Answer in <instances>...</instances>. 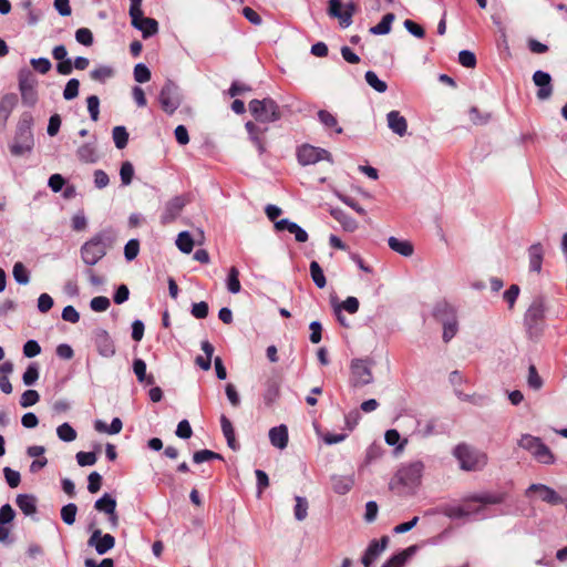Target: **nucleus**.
I'll use <instances>...</instances> for the list:
<instances>
[{
  "label": "nucleus",
  "mask_w": 567,
  "mask_h": 567,
  "mask_svg": "<svg viewBox=\"0 0 567 567\" xmlns=\"http://www.w3.org/2000/svg\"><path fill=\"white\" fill-rule=\"evenodd\" d=\"M122 427L123 423L118 417H114L110 425H107L102 420H96L94 422V429L100 433L117 434L122 431Z\"/></svg>",
  "instance_id": "35"
},
{
  "label": "nucleus",
  "mask_w": 567,
  "mask_h": 567,
  "mask_svg": "<svg viewBox=\"0 0 567 567\" xmlns=\"http://www.w3.org/2000/svg\"><path fill=\"white\" fill-rule=\"evenodd\" d=\"M453 455L464 471H480L487 464V455L484 452L464 443L454 449Z\"/></svg>",
  "instance_id": "3"
},
{
  "label": "nucleus",
  "mask_w": 567,
  "mask_h": 567,
  "mask_svg": "<svg viewBox=\"0 0 567 567\" xmlns=\"http://www.w3.org/2000/svg\"><path fill=\"white\" fill-rule=\"evenodd\" d=\"M533 82L538 87L536 96L540 101L548 100L554 92L551 76L549 73L538 70L533 74Z\"/></svg>",
  "instance_id": "17"
},
{
  "label": "nucleus",
  "mask_w": 567,
  "mask_h": 567,
  "mask_svg": "<svg viewBox=\"0 0 567 567\" xmlns=\"http://www.w3.org/2000/svg\"><path fill=\"white\" fill-rule=\"evenodd\" d=\"M78 158L86 164H93L99 161V152L94 142H89L81 145L76 151Z\"/></svg>",
  "instance_id": "24"
},
{
  "label": "nucleus",
  "mask_w": 567,
  "mask_h": 567,
  "mask_svg": "<svg viewBox=\"0 0 567 567\" xmlns=\"http://www.w3.org/2000/svg\"><path fill=\"white\" fill-rule=\"evenodd\" d=\"M87 545L93 547L99 555H104L115 546V538L111 534H102L101 529L95 528Z\"/></svg>",
  "instance_id": "14"
},
{
  "label": "nucleus",
  "mask_w": 567,
  "mask_h": 567,
  "mask_svg": "<svg viewBox=\"0 0 567 567\" xmlns=\"http://www.w3.org/2000/svg\"><path fill=\"white\" fill-rule=\"evenodd\" d=\"M30 64L40 74H47L52 68L50 60L47 58L31 59Z\"/></svg>",
  "instance_id": "60"
},
{
  "label": "nucleus",
  "mask_w": 567,
  "mask_h": 567,
  "mask_svg": "<svg viewBox=\"0 0 567 567\" xmlns=\"http://www.w3.org/2000/svg\"><path fill=\"white\" fill-rule=\"evenodd\" d=\"M239 271L236 267H231L227 277V289L231 293H238L241 289L239 281Z\"/></svg>",
  "instance_id": "50"
},
{
  "label": "nucleus",
  "mask_w": 567,
  "mask_h": 567,
  "mask_svg": "<svg viewBox=\"0 0 567 567\" xmlns=\"http://www.w3.org/2000/svg\"><path fill=\"white\" fill-rule=\"evenodd\" d=\"M544 305L542 300H534L525 313V324L530 334L538 333L544 320Z\"/></svg>",
  "instance_id": "10"
},
{
  "label": "nucleus",
  "mask_w": 567,
  "mask_h": 567,
  "mask_svg": "<svg viewBox=\"0 0 567 567\" xmlns=\"http://www.w3.org/2000/svg\"><path fill=\"white\" fill-rule=\"evenodd\" d=\"M245 127L249 134L250 141L256 145L259 153L262 154L265 152V144L261 138V135L266 132V128H260L251 121L247 122Z\"/></svg>",
  "instance_id": "28"
},
{
  "label": "nucleus",
  "mask_w": 567,
  "mask_h": 567,
  "mask_svg": "<svg viewBox=\"0 0 567 567\" xmlns=\"http://www.w3.org/2000/svg\"><path fill=\"white\" fill-rule=\"evenodd\" d=\"M133 371L141 383H146L148 385L154 384V377L146 374V363L142 359H135L133 361Z\"/></svg>",
  "instance_id": "37"
},
{
  "label": "nucleus",
  "mask_w": 567,
  "mask_h": 567,
  "mask_svg": "<svg viewBox=\"0 0 567 567\" xmlns=\"http://www.w3.org/2000/svg\"><path fill=\"white\" fill-rule=\"evenodd\" d=\"M532 493H538L539 498L550 505L565 503V499L555 489L544 484H532L526 489V496H530Z\"/></svg>",
  "instance_id": "18"
},
{
  "label": "nucleus",
  "mask_w": 567,
  "mask_h": 567,
  "mask_svg": "<svg viewBox=\"0 0 567 567\" xmlns=\"http://www.w3.org/2000/svg\"><path fill=\"white\" fill-rule=\"evenodd\" d=\"M451 310L452 317L443 322V340L444 342H449L457 332L458 324L456 317L454 315V310L446 306Z\"/></svg>",
  "instance_id": "40"
},
{
  "label": "nucleus",
  "mask_w": 567,
  "mask_h": 567,
  "mask_svg": "<svg viewBox=\"0 0 567 567\" xmlns=\"http://www.w3.org/2000/svg\"><path fill=\"white\" fill-rule=\"evenodd\" d=\"M76 513V505L69 503L61 508V518L66 525H73L75 522Z\"/></svg>",
  "instance_id": "53"
},
{
  "label": "nucleus",
  "mask_w": 567,
  "mask_h": 567,
  "mask_svg": "<svg viewBox=\"0 0 567 567\" xmlns=\"http://www.w3.org/2000/svg\"><path fill=\"white\" fill-rule=\"evenodd\" d=\"M296 506L293 509L295 518L299 522H302L308 516V501L306 497L296 496Z\"/></svg>",
  "instance_id": "47"
},
{
  "label": "nucleus",
  "mask_w": 567,
  "mask_h": 567,
  "mask_svg": "<svg viewBox=\"0 0 567 567\" xmlns=\"http://www.w3.org/2000/svg\"><path fill=\"white\" fill-rule=\"evenodd\" d=\"M504 501V495L493 493H478L468 495L463 498V503L468 509H476L478 506L483 508L485 505L501 504Z\"/></svg>",
  "instance_id": "12"
},
{
  "label": "nucleus",
  "mask_w": 567,
  "mask_h": 567,
  "mask_svg": "<svg viewBox=\"0 0 567 567\" xmlns=\"http://www.w3.org/2000/svg\"><path fill=\"white\" fill-rule=\"evenodd\" d=\"M275 229L277 231H289L290 234L295 235V239L298 243H305L308 240L307 231L302 229L298 224L290 221L287 218L275 221Z\"/></svg>",
  "instance_id": "21"
},
{
  "label": "nucleus",
  "mask_w": 567,
  "mask_h": 567,
  "mask_svg": "<svg viewBox=\"0 0 567 567\" xmlns=\"http://www.w3.org/2000/svg\"><path fill=\"white\" fill-rule=\"evenodd\" d=\"M12 275L19 285H28L30 281L29 271L21 261L14 264Z\"/></svg>",
  "instance_id": "46"
},
{
  "label": "nucleus",
  "mask_w": 567,
  "mask_h": 567,
  "mask_svg": "<svg viewBox=\"0 0 567 567\" xmlns=\"http://www.w3.org/2000/svg\"><path fill=\"white\" fill-rule=\"evenodd\" d=\"M110 305V299L103 296L94 297L90 302L91 309L96 312L106 311Z\"/></svg>",
  "instance_id": "62"
},
{
  "label": "nucleus",
  "mask_w": 567,
  "mask_h": 567,
  "mask_svg": "<svg viewBox=\"0 0 567 567\" xmlns=\"http://www.w3.org/2000/svg\"><path fill=\"white\" fill-rule=\"evenodd\" d=\"M319 121L322 125L328 128H334L336 133L341 134L342 127L338 125L337 117L326 110H321L318 112Z\"/></svg>",
  "instance_id": "41"
},
{
  "label": "nucleus",
  "mask_w": 567,
  "mask_h": 567,
  "mask_svg": "<svg viewBox=\"0 0 567 567\" xmlns=\"http://www.w3.org/2000/svg\"><path fill=\"white\" fill-rule=\"evenodd\" d=\"M346 310L349 313H355L359 310V300L355 297H348L342 303L338 305L334 311Z\"/></svg>",
  "instance_id": "61"
},
{
  "label": "nucleus",
  "mask_w": 567,
  "mask_h": 567,
  "mask_svg": "<svg viewBox=\"0 0 567 567\" xmlns=\"http://www.w3.org/2000/svg\"><path fill=\"white\" fill-rule=\"evenodd\" d=\"M75 40L85 47L93 44V33L87 28H80L75 31Z\"/></svg>",
  "instance_id": "59"
},
{
  "label": "nucleus",
  "mask_w": 567,
  "mask_h": 567,
  "mask_svg": "<svg viewBox=\"0 0 567 567\" xmlns=\"http://www.w3.org/2000/svg\"><path fill=\"white\" fill-rule=\"evenodd\" d=\"M332 481V488L333 491L339 495H344L348 492L351 491V488L354 485V478L353 475H333L331 477Z\"/></svg>",
  "instance_id": "26"
},
{
  "label": "nucleus",
  "mask_w": 567,
  "mask_h": 567,
  "mask_svg": "<svg viewBox=\"0 0 567 567\" xmlns=\"http://www.w3.org/2000/svg\"><path fill=\"white\" fill-rule=\"evenodd\" d=\"M269 440L270 443L279 449H286L288 444V429L286 425L281 424L279 426L271 427L269 431Z\"/></svg>",
  "instance_id": "25"
},
{
  "label": "nucleus",
  "mask_w": 567,
  "mask_h": 567,
  "mask_svg": "<svg viewBox=\"0 0 567 567\" xmlns=\"http://www.w3.org/2000/svg\"><path fill=\"white\" fill-rule=\"evenodd\" d=\"M131 19L132 25L142 32L143 38L152 37L158 31L157 21L153 18L143 17V13L133 16Z\"/></svg>",
  "instance_id": "19"
},
{
  "label": "nucleus",
  "mask_w": 567,
  "mask_h": 567,
  "mask_svg": "<svg viewBox=\"0 0 567 567\" xmlns=\"http://www.w3.org/2000/svg\"><path fill=\"white\" fill-rule=\"evenodd\" d=\"M114 69L110 65H97L90 72V78L93 81L105 83L109 79L114 76Z\"/></svg>",
  "instance_id": "39"
},
{
  "label": "nucleus",
  "mask_w": 567,
  "mask_h": 567,
  "mask_svg": "<svg viewBox=\"0 0 567 567\" xmlns=\"http://www.w3.org/2000/svg\"><path fill=\"white\" fill-rule=\"evenodd\" d=\"M386 122L389 128L398 134L399 136H404L408 132V121L406 118L400 114L399 111H390L386 114Z\"/></svg>",
  "instance_id": "23"
},
{
  "label": "nucleus",
  "mask_w": 567,
  "mask_h": 567,
  "mask_svg": "<svg viewBox=\"0 0 567 567\" xmlns=\"http://www.w3.org/2000/svg\"><path fill=\"white\" fill-rule=\"evenodd\" d=\"M440 512L451 519H460L480 514L482 507L478 506L476 509H468L463 505H444L441 507Z\"/></svg>",
  "instance_id": "22"
},
{
  "label": "nucleus",
  "mask_w": 567,
  "mask_h": 567,
  "mask_svg": "<svg viewBox=\"0 0 567 567\" xmlns=\"http://www.w3.org/2000/svg\"><path fill=\"white\" fill-rule=\"evenodd\" d=\"M529 269L539 272L542 270V262L544 257V249L542 244L537 243L529 247Z\"/></svg>",
  "instance_id": "27"
},
{
  "label": "nucleus",
  "mask_w": 567,
  "mask_h": 567,
  "mask_svg": "<svg viewBox=\"0 0 567 567\" xmlns=\"http://www.w3.org/2000/svg\"><path fill=\"white\" fill-rule=\"evenodd\" d=\"M107 236L100 233L81 247V258L87 266L96 265L107 252Z\"/></svg>",
  "instance_id": "4"
},
{
  "label": "nucleus",
  "mask_w": 567,
  "mask_h": 567,
  "mask_svg": "<svg viewBox=\"0 0 567 567\" xmlns=\"http://www.w3.org/2000/svg\"><path fill=\"white\" fill-rule=\"evenodd\" d=\"M249 111L256 121L260 123H272L281 118V111L277 102L270 97L251 100Z\"/></svg>",
  "instance_id": "5"
},
{
  "label": "nucleus",
  "mask_w": 567,
  "mask_h": 567,
  "mask_svg": "<svg viewBox=\"0 0 567 567\" xmlns=\"http://www.w3.org/2000/svg\"><path fill=\"white\" fill-rule=\"evenodd\" d=\"M134 80L138 83L148 82L151 80L150 69L143 63L136 64L134 68Z\"/></svg>",
  "instance_id": "56"
},
{
  "label": "nucleus",
  "mask_w": 567,
  "mask_h": 567,
  "mask_svg": "<svg viewBox=\"0 0 567 567\" xmlns=\"http://www.w3.org/2000/svg\"><path fill=\"white\" fill-rule=\"evenodd\" d=\"M39 379V370L35 363H31L23 373L22 380L25 385H32Z\"/></svg>",
  "instance_id": "63"
},
{
  "label": "nucleus",
  "mask_w": 567,
  "mask_h": 567,
  "mask_svg": "<svg viewBox=\"0 0 567 567\" xmlns=\"http://www.w3.org/2000/svg\"><path fill=\"white\" fill-rule=\"evenodd\" d=\"M245 127L249 134L250 141L256 145L259 153L262 154L265 152V144L261 138V135L266 132V128H260L251 121L247 122Z\"/></svg>",
  "instance_id": "29"
},
{
  "label": "nucleus",
  "mask_w": 567,
  "mask_h": 567,
  "mask_svg": "<svg viewBox=\"0 0 567 567\" xmlns=\"http://www.w3.org/2000/svg\"><path fill=\"white\" fill-rule=\"evenodd\" d=\"M176 246L184 254H189L194 247V239L188 231H182L176 239Z\"/></svg>",
  "instance_id": "43"
},
{
  "label": "nucleus",
  "mask_w": 567,
  "mask_h": 567,
  "mask_svg": "<svg viewBox=\"0 0 567 567\" xmlns=\"http://www.w3.org/2000/svg\"><path fill=\"white\" fill-rule=\"evenodd\" d=\"M94 344L100 355L104 358H112L115 354V344L109 332L104 329H96L94 331Z\"/></svg>",
  "instance_id": "16"
},
{
  "label": "nucleus",
  "mask_w": 567,
  "mask_h": 567,
  "mask_svg": "<svg viewBox=\"0 0 567 567\" xmlns=\"http://www.w3.org/2000/svg\"><path fill=\"white\" fill-rule=\"evenodd\" d=\"M3 474H4V478L8 483V485L11 487V488H16L19 486L20 482H21V476H20V473L18 471H14L10 467H4L3 468Z\"/></svg>",
  "instance_id": "64"
},
{
  "label": "nucleus",
  "mask_w": 567,
  "mask_h": 567,
  "mask_svg": "<svg viewBox=\"0 0 567 567\" xmlns=\"http://www.w3.org/2000/svg\"><path fill=\"white\" fill-rule=\"evenodd\" d=\"M32 125V115L30 113H23L18 122L16 135L10 145L12 155L23 156L32 151L34 145Z\"/></svg>",
  "instance_id": "1"
},
{
  "label": "nucleus",
  "mask_w": 567,
  "mask_h": 567,
  "mask_svg": "<svg viewBox=\"0 0 567 567\" xmlns=\"http://www.w3.org/2000/svg\"><path fill=\"white\" fill-rule=\"evenodd\" d=\"M18 104V95L7 93L0 99V117L7 120L16 105Z\"/></svg>",
  "instance_id": "33"
},
{
  "label": "nucleus",
  "mask_w": 567,
  "mask_h": 567,
  "mask_svg": "<svg viewBox=\"0 0 567 567\" xmlns=\"http://www.w3.org/2000/svg\"><path fill=\"white\" fill-rule=\"evenodd\" d=\"M187 203L188 198L184 195L175 196L166 202L161 215V223L164 225L173 223L181 215Z\"/></svg>",
  "instance_id": "11"
},
{
  "label": "nucleus",
  "mask_w": 567,
  "mask_h": 567,
  "mask_svg": "<svg viewBox=\"0 0 567 567\" xmlns=\"http://www.w3.org/2000/svg\"><path fill=\"white\" fill-rule=\"evenodd\" d=\"M17 505L24 515H33L37 512V498L30 494L17 496Z\"/></svg>",
  "instance_id": "32"
},
{
  "label": "nucleus",
  "mask_w": 567,
  "mask_h": 567,
  "mask_svg": "<svg viewBox=\"0 0 567 567\" xmlns=\"http://www.w3.org/2000/svg\"><path fill=\"white\" fill-rule=\"evenodd\" d=\"M40 395L35 390H27L22 393L20 399V405L22 408H29L38 403Z\"/></svg>",
  "instance_id": "57"
},
{
  "label": "nucleus",
  "mask_w": 567,
  "mask_h": 567,
  "mask_svg": "<svg viewBox=\"0 0 567 567\" xmlns=\"http://www.w3.org/2000/svg\"><path fill=\"white\" fill-rule=\"evenodd\" d=\"M158 101L163 111L172 115L182 103L177 85L172 81H167L159 92Z\"/></svg>",
  "instance_id": "8"
},
{
  "label": "nucleus",
  "mask_w": 567,
  "mask_h": 567,
  "mask_svg": "<svg viewBox=\"0 0 567 567\" xmlns=\"http://www.w3.org/2000/svg\"><path fill=\"white\" fill-rule=\"evenodd\" d=\"M389 537L382 536L380 540L373 539L365 549L361 563L364 567H372L381 554L386 549Z\"/></svg>",
  "instance_id": "15"
},
{
  "label": "nucleus",
  "mask_w": 567,
  "mask_h": 567,
  "mask_svg": "<svg viewBox=\"0 0 567 567\" xmlns=\"http://www.w3.org/2000/svg\"><path fill=\"white\" fill-rule=\"evenodd\" d=\"M395 16L393 13H386L383 16L382 20L374 27L370 28V33L374 35H384L390 33L392 22L394 21Z\"/></svg>",
  "instance_id": "38"
},
{
  "label": "nucleus",
  "mask_w": 567,
  "mask_h": 567,
  "mask_svg": "<svg viewBox=\"0 0 567 567\" xmlns=\"http://www.w3.org/2000/svg\"><path fill=\"white\" fill-rule=\"evenodd\" d=\"M413 550V547H410L388 559L382 567H403L408 557L410 556V551Z\"/></svg>",
  "instance_id": "48"
},
{
  "label": "nucleus",
  "mask_w": 567,
  "mask_h": 567,
  "mask_svg": "<svg viewBox=\"0 0 567 567\" xmlns=\"http://www.w3.org/2000/svg\"><path fill=\"white\" fill-rule=\"evenodd\" d=\"M52 56L59 61L56 64V71L58 73L62 75H69L72 73L73 65L72 61L68 59V51L66 48L63 44L56 45L52 50Z\"/></svg>",
  "instance_id": "20"
},
{
  "label": "nucleus",
  "mask_w": 567,
  "mask_h": 567,
  "mask_svg": "<svg viewBox=\"0 0 567 567\" xmlns=\"http://www.w3.org/2000/svg\"><path fill=\"white\" fill-rule=\"evenodd\" d=\"M518 446L528 451L534 458L542 464H553L555 456L547 445L539 437L524 434L518 441Z\"/></svg>",
  "instance_id": "6"
},
{
  "label": "nucleus",
  "mask_w": 567,
  "mask_h": 567,
  "mask_svg": "<svg viewBox=\"0 0 567 567\" xmlns=\"http://www.w3.org/2000/svg\"><path fill=\"white\" fill-rule=\"evenodd\" d=\"M80 82L76 79H70L63 90V97L71 101L79 95Z\"/></svg>",
  "instance_id": "54"
},
{
  "label": "nucleus",
  "mask_w": 567,
  "mask_h": 567,
  "mask_svg": "<svg viewBox=\"0 0 567 567\" xmlns=\"http://www.w3.org/2000/svg\"><path fill=\"white\" fill-rule=\"evenodd\" d=\"M56 434L63 442H73L76 439V431L69 423L59 425Z\"/></svg>",
  "instance_id": "52"
},
{
  "label": "nucleus",
  "mask_w": 567,
  "mask_h": 567,
  "mask_svg": "<svg viewBox=\"0 0 567 567\" xmlns=\"http://www.w3.org/2000/svg\"><path fill=\"white\" fill-rule=\"evenodd\" d=\"M388 244L393 251L404 257H410L413 254V246L409 240H401L396 237H390Z\"/></svg>",
  "instance_id": "34"
},
{
  "label": "nucleus",
  "mask_w": 567,
  "mask_h": 567,
  "mask_svg": "<svg viewBox=\"0 0 567 567\" xmlns=\"http://www.w3.org/2000/svg\"><path fill=\"white\" fill-rule=\"evenodd\" d=\"M19 90L35 87L37 80L33 76L32 72L28 69H22L19 71Z\"/></svg>",
  "instance_id": "51"
},
{
  "label": "nucleus",
  "mask_w": 567,
  "mask_h": 567,
  "mask_svg": "<svg viewBox=\"0 0 567 567\" xmlns=\"http://www.w3.org/2000/svg\"><path fill=\"white\" fill-rule=\"evenodd\" d=\"M357 11V4L354 2H348L342 9L340 0H329L328 13L339 19L342 28H348L352 23V16Z\"/></svg>",
  "instance_id": "9"
},
{
  "label": "nucleus",
  "mask_w": 567,
  "mask_h": 567,
  "mask_svg": "<svg viewBox=\"0 0 567 567\" xmlns=\"http://www.w3.org/2000/svg\"><path fill=\"white\" fill-rule=\"evenodd\" d=\"M87 111L92 121L96 122L100 115V100L96 95H90L86 99Z\"/></svg>",
  "instance_id": "58"
},
{
  "label": "nucleus",
  "mask_w": 567,
  "mask_h": 567,
  "mask_svg": "<svg viewBox=\"0 0 567 567\" xmlns=\"http://www.w3.org/2000/svg\"><path fill=\"white\" fill-rule=\"evenodd\" d=\"M280 385L277 380L271 379L265 382L262 399L266 405H271L279 398Z\"/></svg>",
  "instance_id": "31"
},
{
  "label": "nucleus",
  "mask_w": 567,
  "mask_h": 567,
  "mask_svg": "<svg viewBox=\"0 0 567 567\" xmlns=\"http://www.w3.org/2000/svg\"><path fill=\"white\" fill-rule=\"evenodd\" d=\"M297 156L301 165H311L322 159H330L328 151L311 145L301 146L298 150Z\"/></svg>",
  "instance_id": "13"
},
{
  "label": "nucleus",
  "mask_w": 567,
  "mask_h": 567,
  "mask_svg": "<svg viewBox=\"0 0 567 567\" xmlns=\"http://www.w3.org/2000/svg\"><path fill=\"white\" fill-rule=\"evenodd\" d=\"M424 463L422 461H414L401 466L390 482L392 491L401 492V487L406 489L416 488L424 472Z\"/></svg>",
  "instance_id": "2"
},
{
  "label": "nucleus",
  "mask_w": 567,
  "mask_h": 567,
  "mask_svg": "<svg viewBox=\"0 0 567 567\" xmlns=\"http://www.w3.org/2000/svg\"><path fill=\"white\" fill-rule=\"evenodd\" d=\"M112 136L118 150H123L127 145L128 133L124 126H115L112 131Z\"/></svg>",
  "instance_id": "45"
},
{
  "label": "nucleus",
  "mask_w": 567,
  "mask_h": 567,
  "mask_svg": "<svg viewBox=\"0 0 567 567\" xmlns=\"http://www.w3.org/2000/svg\"><path fill=\"white\" fill-rule=\"evenodd\" d=\"M364 78H365L367 83L371 87H373L377 92L383 93L386 91V89H388L386 83L384 81L380 80L378 78V75L375 74V72L367 71Z\"/></svg>",
  "instance_id": "49"
},
{
  "label": "nucleus",
  "mask_w": 567,
  "mask_h": 567,
  "mask_svg": "<svg viewBox=\"0 0 567 567\" xmlns=\"http://www.w3.org/2000/svg\"><path fill=\"white\" fill-rule=\"evenodd\" d=\"M245 127L249 134L250 141L256 145L259 153L262 154L265 152V144L261 138V135L266 132V128H260L251 121L247 122Z\"/></svg>",
  "instance_id": "30"
},
{
  "label": "nucleus",
  "mask_w": 567,
  "mask_h": 567,
  "mask_svg": "<svg viewBox=\"0 0 567 567\" xmlns=\"http://www.w3.org/2000/svg\"><path fill=\"white\" fill-rule=\"evenodd\" d=\"M372 363L365 359H353L350 364V384L353 388H361L372 383Z\"/></svg>",
  "instance_id": "7"
},
{
  "label": "nucleus",
  "mask_w": 567,
  "mask_h": 567,
  "mask_svg": "<svg viewBox=\"0 0 567 567\" xmlns=\"http://www.w3.org/2000/svg\"><path fill=\"white\" fill-rule=\"evenodd\" d=\"M310 276L318 288L322 289L326 287L327 280L323 270L316 260L310 262Z\"/></svg>",
  "instance_id": "42"
},
{
  "label": "nucleus",
  "mask_w": 567,
  "mask_h": 567,
  "mask_svg": "<svg viewBox=\"0 0 567 567\" xmlns=\"http://www.w3.org/2000/svg\"><path fill=\"white\" fill-rule=\"evenodd\" d=\"M94 508L104 514H113L116 509V499L109 493H105L102 497L95 501Z\"/></svg>",
  "instance_id": "36"
},
{
  "label": "nucleus",
  "mask_w": 567,
  "mask_h": 567,
  "mask_svg": "<svg viewBox=\"0 0 567 567\" xmlns=\"http://www.w3.org/2000/svg\"><path fill=\"white\" fill-rule=\"evenodd\" d=\"M121 182L124 186L132 183L134 176V167L131 162H124L120 169Z\"/></svg>",
  "instance_id": "55"
},
{
  "label": "nucleus",
  "mask_w": 567,
  "mask_h": 567,
  "mask_svg": "<svg viewBox=\"0 0 567 567\" xmlns=\"http://www.w3.org/2000/svg\"><path fill=\"white\" fill-rule=\"evenodd\" d=\"M334 218L342 225L346 231H354L358 228V223L351 216L344 214L341 210L333 213Z\"/></svg>",
  "instance_id": "44"
}]
</instances>
